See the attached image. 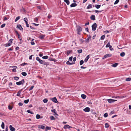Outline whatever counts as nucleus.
Returning <instances> with one entry per match:
<instances>
[{"mask_svg":"<svg viewBox=\"0 0 131 131\" xmlns=\"http://www.w3.org/2000/svg\"><path fill=\"white\" fill-rule=\"evenodd\" d=\"M112 56V54H107L105 55L103 57V59H104L110 57Z\"/></svg>","mask_w":131,"mask_h":131,"instance_id":"obj_6","label":"nucleus"},{"mask_svg":"<svg viewBox=\"0 0 131 131\" xmlns=\"http://www.w3.org/2000/svg\"><path fill=\"white\" fill-rule=\"evenodd\" d=\"M107 101L110 103H112L114 102L117 101L116 100H113L112 99H109L107 100Z\"/></svg>","mask_w":131,"mask_h":131,"instance_id":"obj_7","label":"nucleus"},{"mask_svg":"<svg viewBox=\"0 0 131 131\" xmlns=\"http://www.w3.org/2000/svg\"><path fill=\"white\" fill-rule=\"evenodd\" d=\"M92 8V5L91 4H89L87 7V8L89 9Z\"/></svg>","mask_w":131,"mask_h":131,"instance_id":"obj_26","label":"nucleus"},{"mask_svg":"<svg viewBox=\"0 0 131 131\" xmlns=\"http://www.w3.org/2000/svg\"><path fill=\"white\" fill-rule=\"evenodd\" d=\"M105 38V35H103L101 36V40H103Z\"/></svg>","mask_w":131,"mask_h":131,"instance_id":"obj_41","label":"nucleus"},{"mask_svg":"<svg viewBox=\"0 0 131 131\" xmlns=\"http://www.w3.org/2000/svg\"><path fill=\"white\" fill-rule=\"evenodd\" d=\"M89 58H90L89 55H88L85 59V60H84V62H86L88 61V59Z\"/></svg>","mask_w":131,"mask_h":131,"instance_id":"obj_15","label":"nucleus"},{"mask_svg":"<svg viewBox=\"0 0 131 131\" xmlns=\"http://www.w3.org/2000/svg\"><path fill=\"white\" fill-rule=\"evenodd\" d=\"M36 117L37 119H39V118H42V116H41L39 114H37L36 115Z\"/></svg>","mask_w":131,"mask_h":131,"instance_id":"obj_16","label":"nucleus"},{"mask_svg":"<svg viewBox=\"0 0 131 131\" xmlns=\"http://www.w3.org/2000/svg\"><path fill=\"white\" fill-rule=\"evenodd\" d=\"M76 60V57H74L73 58V61L74 62H75Z\"/></svg>","mask_w":131,"mask_h":131,"instance_id":"obj_61","label":"nucleus"},{"mask_svg":"<svg viewBox=\"0 0 131 131\" xmlns=\"http://www.w3.org/2000/svg\"><path fill=\"white\" fill-rule=\"evenodd\" d=\"M18 105L20 106H21L23 105V103H21V102H19L18 103Z\"/></svg>","mask_w":131,"mask_h":131,"instance_id":"obj_56","label":"nucleus"},{"mask_svg":"<svg viewBox=\"0 0 131 131\" xmlns=\"http://www.w3.org/2000/svg\"><path fill=\"white\" fill-rule=\"evenodd\" d=\"M109 48L110 49V50L113 51V50H114L113 48H112V46H111V45L110 46V47H109Z\"/></svg>","mask_w":131,"mask_h":131,"instance_id":"obj_49","label":"nucleus"},{"mask_svg":"<svg viewBox=\"0 0 131 131\" xmlns=\"http://www.w3.org/2000/svg\"><path fill=\"white\" fill-rule=\"evenodd\" d=\"M5 24H2L1 25V28H3L5 26Z\"/></svg>","mask_w":131,"mask_h":131,"instance_id":"obj_52","label":"nucleus"},{"mask_svg":"<svg viewBox=\"0 0 131 131\" xmlns=\"http://www.w3.org/2000/svg\"><path fill=\"white\" fill-rule=\"evenodd\" d=\"M51 111L52 112H53L54 113V115H58L56 113V111L54 109H52L51 110Z\"/></svg>","mask_w":131,"mask_h":131,"instance_id":"obj_14","label":"nucleus"},{"mask_svg":"<svg viewBox=\"0 0 131 131\" xmlns=\"http://www.w3.org/2000/svg\"><path fill=\"white\" fill-rule=\"evenodd\" d=\"M10 68H14L12 70V71L13 72H16V69L17 68V67L16 66H10Z\"/></svg>","mask_w":131,"mask_h":131,"instance_id":"obj_8","label":"nucleus"},{"mask_svg":"<svg viewBox=\"0 0 131 131\" xmlns=\"http://www.w3.org/2000/svg\"><path fill=\"white\" fill-rule=\"evenodd\" d=\"M22 75L24 76H26L27 75L26 73L25 72H22L21 73Z\"/></svg>","mask_w":131,"mask_h":131,"instance_id":"obj_25","label":"nucleus"},{"mask_svg":"<svg viewBox=\"0 0 131 131\" xmlns=\"http://www.w3.org/2000/svg\"><path fill=\"white\" fill-rule=\"evenodd\" d=\"M131 80V78H128L126 79V81H129Z\"/></svg>","mask_w":131,"mask_h":131,"instance_id":"obj_39","label":"nucleus"},{"mask_svg":"<svg viewBox=\"0 0 131 131\" xmlns=\"http://www.w3.org/2000/svg\"><path fill=\"white\" fill-rule=\"evenodd\" d=\"M83 111L85 112H88L90 111V108L89 107H86L83 110Z\"/></svg>","mask_w":131,"mask_h":131,"instance_id":"obj_9","label":"nucleus"},{"mask_svg":"<svg viewBox=\"0 0 131 131\" xmlns=\"http://www.w3.org/2000/svg\"><path fill=\"white\" fill-rule=\"evenodd\" d=\"M84 63V61L83 60H81L80 62V65H82Z\"/></svg>","mask_w":131,"mask_h":131,"instance_id":"obj_37","label":"nucleus"},{"mask_svg":"<svg viewBox=\"0 0 131 131\" xmlns=\"http://www.w3.org/2000/svg\"><path fill=\"white\" fill-rule=\"evenodd\" d=\"M51 100L52 101L54 102L55 103H57L58 102L57 99H51Z\"/></svg>","mask_w":131,"mask_h":131,"instance_id":"obj_22","label":"nucleus"},{"mask_svg":"<svg viewBox=\"0 0 131 131\" xmlns=\"http://www.w3.org/2000/svg\"><path fill=\"white\" fill-rule=\"evenodd\" d=\"M120 55L121 57H124L125 55V53L124 52H122L120 53Z\"/></svg>","mask_w":131,"mask_h":131,"instance_id":"obj_34","label":"nucleus"},{"mask_svg":"<svg viewBox=\"0 0 131 131\" xmlns=\"http://www.w3.org/2000/svg\"><path fill=\"white\" fill-rule=\"evenodd\" d=\"M78 53H80L82 52V49L79 50H78Z\"/></svg>","mask_w":131,"mask_h":131,"instance_id":"obj_57","label":"nucleus"},{"mask_svg":"<svg viewBox=\"0 0 131 131\" xmlns=\"http://www.w3.org/2000/svg\"><path fill=\"white\" fill-rule=\"evenodd\" d=\"M29 101V100L28 99L27 100H25V101H24V102L25 103L27 104L28 102Z\"/></svg>","mask_w":131,"mask_h":131,"instance_id":"obj_43","label":"nucleus"},{"mask_svg":"<svg viewBox=\"0 0 131 131\" xmlns=\"http://www.w3.org/2000/svg\"><path fill=\"white\" fill-rule=\"evenodd\" d=\"M19 78L18 77H16L14 78V79L16 80L17 81Z\"/></svg>","mask_w":131,"mask_h":131,"instance_id":"obj_44","label":"nucleus"},{"mask_svg":"<svg viewBox=\"0 0 131 131\" xmlns=\"http://www.w3.org/2000/svg\"><path fill=\"white\" fill-rule=\"evenodd\" d=\"M27 112L29 113H30L31 114H34L33 112L29 110H27Z\"/></svg>","mask_w":131,"mask_h":131,"instance_id":"obj_31","label":"nucleus"},{"mask_svg":"<svg viewBox=\"0 0 131 131\" xmlns=\"http://www.w3.org/2000/svg\"><path fill=\"white\" fill-rule=\"evenodd\" d=\"M118 64V63H116L113 64L111 66L112 67H116L117 66Z\"/></svg>","mask_w":131,"mask_h":131,"instance_id":"obj_24","label":"nucleus"},{"mask_svg":"<svg viewBox=\"0 0 131 131\" xmlns=\"http://www.w3.org/2000/svg\"><path fill=\"white\" fill-rule=\"evenodd\" d=\"M77 34H78L80 35V32L82 30L81 27L79 26H77Z\"/></svg>","mask_w":131,"mask_h":131,"instance_id":"obj_3","label":"nucleus"},{"mask_svg":"<svg viewBox=\"0 0 131 131\" xmlns=\"http://www.w3.org/2000/svg\"><path fill=\"white\" fill-rule=\"evenodd\" d=\"M45 36L44 35L40 36H39V38L41 39H43L44 38Z\"/></svg>","mask_w":131,"mask_h":131,"instance_id":"obj_47","label":"nucleus"},{"mask_svg":"<svg viewBox=\"0 0 131 131\" xmlns=\"http://www.w3.org/2000/svg\"><path fill=\"white\" fill-rule=\"evenodd\" d=\"M24 79H23L20 81L17 82L16 83V84L17 85H19L21 84H23L24 83Z\"/></svg>","mask_w":131,"mask_h":131,"instance_id":"obj_4","label":"nucleus"},{"mask_svg":"<svg viewBox=\"0 0 131 131\" xmlns=\"http://www.w3.org/2000/svg\"><path fill=\"white\" fill-rule=\"evenodd\" d=\"M26 24L27 27H29V25L28 23V22L26 23Z\"/></svg>","mask_w":131,"mask_h":131,"instance_id":"obj_64","label":"nucleus"},{"mask_svg":"<svg viewBox=\"0 0 131 131\" xmlns=\"http://www.w3.org/2000/svg\"><path fill=\"white\" fill-rule=\"evenodd\" d=\"M48 57L47 56H43L42 57V58L45 59H47L48 58Z\"/></svg>","mask_w":131,"mask_h":131,"instance_id":"obj_38","label":"nucleus"},{"mask_svg":"<svg viewBox=\"0 0 131 131\" xmlns=\"http://www.w3.org/2000/svg\"><path fill=\"white\" fill-rule=\"evenodd\" d=\"M1 127L3 129H4L5 127L4 123L3 122H2L1 125Z\"/></svg>","mask_w":131,"mask_h":131,"instance_id":"obj_28","label":"nucleus"},{"mask_svg":"<svg viewBox=\"0 0 131 131\" xmlns=\"http://www.w3.org/2000/svg\"><path fill=\"white\" fill-rule=\"evenodd\" d=\"M90 38L91 36H89L88 37L86 40V42H89V40L90 39Z\"/></svg>","mask_w":131,"mask_h":131,"instance_id":"obj_23","label":"nucleus"},{"mask_svg":"<svg viewBox=\"0 0 131 131\" xmlns=\"http://www.w3.org/2000/svg\"><path fill=\"white\" fill-rule=\"evenodd\" d=\"M20 16H18V17H17L16 18V19H15V22H16L17 21V20L20 19Z\"/></svg>","mask_w":131,"mask_h":131,"instance_id":"obj_42","label":"nucleus"},{"mask_svg":"<svg viewBox=\"0 0 131 131\" xmlns=\"http://www.w3.org/2000/svg\"><path fill=\"white\" fill-rule=\"evenodd\" d=\"M38 128L44 129L45 128V126L42 125H38Z\"/></svg>","mask_w":131,"mask_h":131,"instance_id":"obj_12","label":"nucleus"},{"mask_svg":"<svg viewBox=\"0 0 131 131\" xmlns=\"http://www.w3.org/2000/svg\"><path fill=\"white\" fill-rule=\"evenodd\" d=\"M48 60H49L50 61H53L54 62H56L57 61V60L56 59H52V58H49V59Z\"/></svg>","mask_w":131,"mask_h":131,"instance_id":"obj_19","label":"nucleus"},{"mask_svg":"<svg viewBox=\"0 0 131 131\" xmlns=\"http://www.w3.org/2000/svg\"><path fill=\"white\" fill-rule=\"evenodd\" d=\"M33 56L32 55H31L29 57V59L30 60H31L32 59V57Z\"/></svg>","mask_w":131,"mask_h":131,"instance_id":"obj_60","label":"nucleus"},{"mask_svg":"<svg viewBox=\"0 0 131 131\" xmlns=\"http://www.w3.org/2000/svg\"><path fill=\"white\" fill-rule=\"evenodd\" d=\"M34 87V86L32 85V86H31L30 87V89H29V91H30V90H32L33 89V88Z\"/></svg>","mask_w":131,"mask_h":131,"instance_id":"obj_53","label":"nucleus"},{"mask_svg":"<svg viewBox=\"0 0 131 131\" xmlns=\"http://www.w3.org/2000/svg\"><path fill=\"white\" fill-rule=\"evenodd\" d=\"M17 28H18L21 30H23V28L20 25H17Z\"/></svg>","mask_w":131,"mask_h":131,"instance_id":"obj_13","label":"nucleus"},{"mask_svg":"<svg viewBox=\"0 0 131 131\" xmlns=\"http://www.w3.org/2000/svg\"><path fill=\"white\" fill-rule=\"evenodd\" d=\"M77 4L75 3H73L72 4L70 5L71 7H74L77 6Z\"/></svg>","mask_w":131,"mask_h":131,"instance_id":"obj_18","label":"nucleus"},{"mask_svg":"<svg viewBox=\"0 0 131 131\" xmlns=\"http://www.w3.org/2000/svg\"><path fill=\"white\" fill-rule=\"evenodd\" d=\"M120 97L119 96H113L112 97V98H119Z\"/></svg>","mask_w":131,"mask_h":131,"instance_id":"obj_55","label":"nucleus"},{"mask_svg":"<svg viewBox=\"0 0 131 131\" xmlns=\"http://www.w3.org/2000/svg\"><path fill=\"white\" fill-rule=\"evenodd\" d=\"M109 125L107 123H105V127L106 128H108L109 127Z\"/></svg>","mask_w":131,"mask_h":131,"instance_id":"obj_35","label":"nucleus"},{"mask_svg":"<svg viewBox=\"0 0 131 131\" xmlns=\"http://www.w3.org/2000/svg\"><path fill=\"white\" fill-rule=\"evenodd\" d=\"M8 109L9 110H12L13 108V106L9 105L8 106Z\"/></svg>","mask_w":131,"mask_h":131,"instance_id":"obj_30","label":"nucleus"},{"mask_svg":"<svg viewBox=\"0 0 131 131\" xmlns=\"http://www.w3.org/2000/svg\"><path fill=\"white\" fill-rule=\"evenodd\" d=\"M37 60L41 64H44L45 65H47L48 63L47 62H45V61H43L40 59L38 57H37L36 58Z\"/></svg>","mask_w":131,"mask_h":131,"instance_id":"obj_1","label":"nucleus"},{"mask_svg":"<svg viewBox=\"0 0 131 131\" xmlns=\"http://www.w3.org/2000/svg\"><path fill=\"white\" fill-rule=\"evenodd\" d=\"M88 104H91L92 103V102H91V101H88Z\"/></svg>","mask_w":131,"mask_h":131,"instance_id":"obj_63","label":"nucleus"},{"mask_svg":"<svg viewBox=\"0 0 131 131\" xmlns=\"http://www.w3.org/2000/svg\"><path fill=\"white\" fill-rule=\"evenodd\" d=\"M90 19L92 20H95V16L94 15H92L90 17Z\"/></svg>","mask_w":131,"mask_h":131,"instance_id":"obj_17","label":"nucleus"},{"mask_svg":"<svg viewBox=\"0 0 131 131\" xmlns=\"http://www.w3.org/2000/svg\"><path fill=\"white\" fill-rule=\"evenodd\" d=\"M31 45H34L35 44V43L34 41H31Z\"/></svg>","mask_w":131,"mask_h":131,"instance_id":"obj_58","label":"nucleus"},{"mask_svg":"<svg viewBox=\"0 0 131 131\" xmlns=\"http://www.w3.org/2000/svg\"><path fill=\"white\" fill-rule=\"evenodd\" d=\"M72 128V127L71 126H70L69 125H64V126L63 127V128L64 129H67L68 128L69 129L70 128Z\"/></svg>","mask_w":131,"mask_h":131,"instance_id":"obj_10","label":"nucleus"},{"mask_svg":"<svg viewBox=\"0 0 131 131\" xmlns=\"http://www.w3.org/2000/svg\"><path fill=\"white\" fill-rule=\"evenodd\" d=\"M24 21L26 23L28 22V19L27 18H25L24 19Z\"/></svg>","mask_w":131,"mask_h":131,"instance_id":"obj_50","label":"nucleus"},{"mask_svg":"<svg viewBox=\"0 0 131 131\" xmlns=\"http://www.w3.org/2000/svg\"><path fill=\"white\" fill-rule=\"evenodd\" d=\"M108 116V114L107 113H105L104 115V116L105 117H106Z\"/></svg>","mask_w":131,"mask_h":131,"instance_id":"obj_48","label":"nucleus"},{"mask_svg":"<svg viewBox=\"0 0 131 131\" xmlns=\"http://www.w3.org/2000/svg\"><path fill=\"white\" fill-rule=\"evenodd\" d=\"M27 63H24L22 64H21V65L22 66H24L25 65H27Z\"/></svg>","mask_w":131,"mask_h":131,"instance_id":"obj_54","label":"nucleus"},{"mask_svg":"<svg viewBox=\"0 0 131 131\" xmlns=\"http://www.w3.org/2000/svg\"><path fill=\"white\" fill-rule=\"evenodd\" d=\"M101 7V5H95V7L97 8L98 9L100 8Z\"/></svg>","mask_w":131,"mask_h":131,"instance_id":"obj_32","label":"nucleus"},{"mask_svg":"<svg viewBox=\"0 0 131 131\" xmlns=\"http://www.w3.org/2000/svg\"><path fill=\"white\" fill-rule=\"evenodd\" d=\"M51 128L50 127L47 126L45 128V131H47L49 130H51Z\"/></svg>","mask_w":131,"mask_h":131,"instance_id":"obj_21","label":"nucleus"},{"mask_svg":"<svg viewBox=\"0 0 131 131\" xmlns=\"http://www.w3.org/2000/svg\"><path fill=\"white\" fill-rule=\"evenodd\" d=\"M64 1L68 5H69V4L70 2L69 0H64Z\"/></svg>","mask_w":131,"mask_h":131,"instance_id":"obj_27","label":"nucleus"},{"mask_svg":"<svg viewBox=\"0 0 131 131\" xmlns=\"http://www.w3.org/2000/svg\"><path fill=\"white\" fill-rule=\"evenodd\" d=\"M50 119L51 120H54L55 119L54 117L53 116H50Z\"/></svg>","mask_w":131,"mask_h":131,"instance_id":"obj_36","label":"nucleus"},{"mask_svg":"<svg viewBox=\"0 0 131 131\" xmlns=\"http://www.w3.org/2000/svg\"><path fill=\"white\" fill-rule=\"evenodd\" d=\"M22 91V90H20L18 92L17 95V96H19L20 95V93Z\"/></svg>","mask_w":131,"mask_h":131,"instance_id":"obj_33","label":"nucleus"},{"mask_svg":"<svg viewBox=\"0 0 131 131\" xmlns=\"http://www.w3.org/2000/svg\"><path fill=\"white\" fill-rule=\"evenodd\" d=\"M111 45H110V43L109 42H108L107 44L106 45L105 47L106 48L109 47Z\"/></svg>","mask_w":131,"mask_h":131,"instance_id":"obj_45","label":"nucleus"},{"mask_svg":"<svg viewBox=\"0 0 131 131\" xmlns=\"http://www.w3.org/2000/svg\"><path fill=\"white\" fill-rule=\"evenodd\" d=\"M51 17V16L50 15H49L48 16V18L49 19Z\"/></svg>","mask_w":131,"mask_h":131,"instance_id":"obj_59","label":"nucleus"},{"mask_svg":"<svg viewBox=\"0 0 131 131\" xmlns=\"http://www.w3.org/2000/svg\"><path fill=\"white\" fill-rule=\"evenodd\" d=\"M66 64H67L71 65L74 64V63H73L71 62H70L69 61H68L66 62Z\"/></svg>","mask_w":131,"mask_h":131,"instance_id":"obj_20","label":"nucleus"},{"mask_svg":"<svg viewBox=\"0 0 131 131\" xmlns=\"http://www.w3.org/2000/svg\"><path fill=\"white\" fill-rule=\"evenodd\" d=\"M119 0H116L114 3V5L117 4L119 2Z\"/></svg>","mask_w":131,"mask_h":131,"instance_id":"obj_51","label":"nucleus"},{"mask_svg":"<svg viewBox=\"0 0 131 131\" xmlns=\"http://www.w3.org/2000/svg\"><path fill=\"white\" fill-rule=\"evenodd\" d=\"M97 26V25L95 23H94L92 26V29L93 30H95Z\"/></svg>","mask_w":131,"mask_h":131,"instance_id":"obj_5","label":"nucleus"},{"mask_svg":"<svg viewBox=\"0 0 131 131\" xmlns=\"http://www.w3.org/2000/svg\"><path fill=\"white\" fill-rule=\"evenodd\" d=\"M81 96L82 98H86V96L84 94H81Z\"/></svg>","mask_w":131,"mask_h":131,"instance_id":"obj_29","label":"nucleus"},{"mask_svg":"<svg viewBox=\"0 0 131 131\" xmlns=\"http://www.w3.org/2000/svg\"><path fill=\"white\" fill-rule=\"evenodd\" d=\"M13 48H10L9 49H8V50L9 51H12V50H13Z\"/></svg>","mask_w":131,"mask_h":131,"instance_id":"obj_62","label":"nucleus"},{"mask_svg":"<svg viewBox=\"0 0 131 131\" xmlns=\"http://www.w3.org/2000/svg\"><path fill=\"white\" fill-rule=\"evenodd\" d=\"M48 101L47 99H44L43 100V102L45 103H47Z\"/></svg>","mask_w":131,"mask_h":131,"instance_id":"obj_46","label":"nucleus"},{"mask_svg":"<svg viewBox=\"0 0 131 131\" xmlns=\"http://www.w3.org/2000/svg\"><path fill=\"white\" fill-rule=\"evenodd\" d=\"M13 39H10L8 41L7 43L5 44L4 45V46L5 47H8L11 46L13 43Z\"/></svg>","mask_w":131,"mask_h":131,"instance_id":"obj_2","label":"nucleus"},{"mask_svg":"<svg viewBox=\"0 0 131 131\" xmlns=\"http://www.w3.org/2000/svg\"><path fill=\"white\" fill-rule=\"evenodd\" d=\"M9 128L11 131H14L15 130V128L13 127L12 125L9 126Z\"/></svg>","mask_w":131,"mask_h":131,"instance_id":"obj_11","label":"nucleus"},{"mask_svg":"<svg viewBox=\"0 0 131 131\" xmlns=\"http://www.w3.org/2000/svg\"><path fill=\"white\" fill-rule=\"evenodd\" d=\"M72 57H70L69 59V61H70V62H72Z\"/></svg>","mask_w":131,"mask_h":131,"instance_id":"obj_40","label":"nucleus"}]
</instances>
